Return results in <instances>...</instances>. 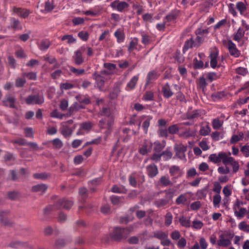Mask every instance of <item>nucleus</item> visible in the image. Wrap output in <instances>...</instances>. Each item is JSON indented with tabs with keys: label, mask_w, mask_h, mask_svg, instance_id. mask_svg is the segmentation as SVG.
<instances>
[{
	"label": "nucleus",
	"mask_w": 249,
	"mask_h": 249,
	"mask_svg": "<svg viewBox=\"0 0 249 249\" xmlns=\"http://www.w3.org/2000/svg\"><path fill=\"white\" fill-rule=\"evenodd\" d=\"M51 177V174L46 172L35 173L33 174V177L36 179L46 180Z\"/></svg>",
	"instance_id": "obj_30"
},
{
	"label": "nucleus",
	"mask_w": 249,
	"mask_h": 249,
	"mask_svg": "<svg viewBox=\"0 0 249 249\" xmlns=\"http://www.w3.org/2000/svg\"><path fill=\"white\" fill-rule=\"evenodd\" d=\"M200 116V113L199 110H195L193 111L188 113L187 118L188 119H194L195 118H198Z\"/></svg>",
	"instance_id": "obj_45"
},
{
	"label": "nucleus",
	"mask_w": 249,
	"mask_h": 249,
	"mask_svg": "<svg viewBox=\"0 0 249 249\" xmlns=\"http://www.w3.org/2000/svg\"><path fill=\"white\" fill-rule=\"evenodd\" d=\"M75 98L80 104L89 105L91 103L90 99L88 95L84 96L79 94L77 95Z\"/></svg>",
	"instance_id": "obj_25"
},
{
	"label": "nucleus",
	"mask_w": 249,
	"mask_h": 249,
	"mask_svg": "<svg viewBox=\"0 0 249 249\" xmlns=\"http://www.w3.org/2000/svg\"><path fill=\"white\" fill-rule=\"evenodd\" d=\"M78 37L84 41H86L89 38V34L85 31H82L78 33Z\"/></svg>",
	"instance_id": "obj_54"
},
{
	"label": "nucleus",
	"mask_w": 249,
	"mask_h": 249,
	"mask_svg": "<svg viewBox=\"0 0 249 249\" xmlns=\"http://www.w3.org/2000/svg\"><path fill=\"white\" fill-rule=\"evenodd\" d=\"M51 43L49 41L43 40L40 43L39 48L41 50L44 51L48 49Z\"/></svg>",
	"instance_id": "obj_62"
},
{
	"label": "nucleus",
	"mask_w": 249,
	"mask_h": 249,
	"mask_svg": "<svg viewBox=\"0 0 249 249\" xmlns=\"http://www.w3.org/2000/svg\"><path fill=\"white\" fill-rule=\"evenodd\" d=\"M67 215L64 212L60 211L58 213L57 220L59 223H64L67 220Z\"/></svg>",
	"instance_id": "obj_46"
},
{
	"label": "nucleus",
	"mask_w": 249,
	"mask_h": 249,
	"mask_svg": "<svg viewBox=\"0 0 249 249\" xmlns=\"http://www.w3.org/2000/svg\"><path fill=\"white\" fill-rule=\"evenodd\" d=\"M236 8L240 11L241 14L244 13L247 9L246 6L245 4L241 1L238 2L236 3Z\"/></svg>",
	"instance_id": "obj_63"
},
{
	"label": "nucleus",
	"mask_w": 249,
	"mask_h": 249,
	"mask_svg": "<svg viewBox=\"0 0 249 249\" xmlns=\"http://www.w3.org/2000/svg\"><path fill=\"white\" fill-rule=\"evenodd\" d=\"M124 197L123 196H112L110 197V201L113 205H119Z\"/></svg>",
	"instance_id": "obj_47"
},
{
	"label": "nucleus",
	"mask_w": 249,
	"mask_h": 249,
	"mask_svg": "<svg viewBox=\"0 0 249 249\" xmlns=\"http://www.w3.org/2000/svg\"><path fill=\"white\" fill-rule=\"evenodd\" d=\"M204 63L201 60H198L196 58L194 60L193 68L195 69H200L203 68Z\"/></svg>",
	"instance_id": "obj_61"
},
{
	"label": "nucleus",
	"mask_w": 249,
	"mask_h": 249,
	"mask_svg": "<svg viewBox=\"0 0 249 249\" xmlns=\"http://www.w3.org/2000/svg\"><path fill=\"white\" fill-rule=\"evenodd\" d=\"M174 57L175 60L179 64L182 63L184 61V57L183 56L180 51L178 50H177L176 51Z\"/></svg>",
	"instance_id": "obj_44"
},
{
	"label": "nucleus",
	"mask_w": 249,
	"mask_h": 249,
	"mask_svg": "<svg viewBox=\"0 0 249 249\" xmlns=\"http://www.w3.org/2000/svg\"><path fill=\"white\" fill-rule=\"evenodd\" d=\"M196 46V45L195 43L193 38L191 37L185 42L183 47L182 52L183 53H185L188 49L192 48L194 46Z\"/></svg>",
	"instance_id": "obj_23"
},
{
	"label": "nucleus",
	"mask_w": 249,
	"mask_h": 249,
	"mask_svg": "<svg viewBox=\"0 0 249 249\" xmlns=\"http://www.w3.org/2000/svg\"><path fill=\"white\" fill-rule=\"evenodd\" d=\"M154 238L159 240H162L168 237V234L161 231H156L153 232V236Z\"/></svg>",
	"instance_id": "obj_27"
},
{
	"label": "nucleus",
	"mask_w": 249,
	"mask_h": 249,
	"mask_svg": "<svg viewBox=\"0 0 249 249\" xmlns=\"http://www.w3.org/2000/svg\"><path fill=\"white\" fill-rule=\"evenodd\" d=\"M51 143L53 147L57 149H60L63 146L62 142L58 138H55L51 141Z\"/></svg>",
	"instance_id": "obj_43"
},
{
	"label": "nucleus",
	"mask_w": 249,
	"mask_h": 249,
	"mask_svg": "<svg viewBox=\"0 0 249 249\" xmlns=\"http://www.w3.org/2000/svg\"><path fill=\"white\" fill-rule=\"evenodd\" d=\"M169 173L174 178H177L182 175V172L179 166L176 165L172 166L169 169Z\"/></svg>",
	"instance_id": "obj_17"
},
{
	"label": "nucleus",
	"mask_w": 249,
	"mask_h": 249,
	"mask_svg": "<svg viewBox=\"0 0 249 249\" xmlns=\"http://www.w3.org/2000/svg\"><path fill=\"white\" fill-rule=\"evenodd\" d=\"M164 148V145L161 144L160 142H154V151L155 153H161V151Z\"/></svg>",
	"instance_id": "obj_48"
},
{
	"label": "nucleus",
	"mask_w": 249,
	"mask_h": 249,
	"mask_svg": "<svg viewBox=\"0 0 249 249\" xmlns=\"http://www.w3.org/2000/svg\"><path fill=\"white\" fill-rule=\"evenodd\" d=\"M218 55V51L217 50L212 51L210 54V65L213 68H215L217 64V58Z\"/></svg>",
	"instance_id": "obj_19"
},
{
	"label": "nucleus",
	"mask_w": 249,
	"mask_h": 249,
	"mask_svg": "<svg viewBox=\"0 0 249 249\" xmlns=\"http://www.w3.org/2000/svg\"><path fill=\"white\" fill-rule=\"evenodd\" d=\"M8 199L11 200H16L18 199L20 196V193L18 191H12L7 192Z\"/></svg>",
	"instance_id": "obj_32"
},
{
	"label": "nucleus",
	"mask_w": 249,
	"mask_h": 249,
	"mask_svg": "<svg viewBox=\"0 0 249 249\" xmlns=\"http://www.w3.org/2000/svg\"><path fill=\"white\" fill-rule=\"evenodd\" d=\"M168 131L170 134H176L179 131V127L177 124L172 125L168 127Z\"/></svg>",
	"instance_id": "obj_60"
},
{
	"label": "nucleus",
	"mask_w": 249,
	"mask_h": 249,
	"mask_svg": "<svg viewBox=\"0 0 249 249\" xmlns=\"http://www.w3.org/2000/svg\"><path fill=\"white\" fill-rule=\"evenodd\" d=\"M55 207H54V203L53 205H50L45 208L43 210V213L44 215H48L53 211H56Z\"/></svg>",
	"instance_id": "obj_59"
},
{
	"label": "nucleus",
	"mask_w": 249,
	"mask_h": 249,
	"mask_svg": "<svg viewBox=\"0 0 249 249\" xmlns=\"http://www.w3.org/2000/svg\"><path fill=\"white\" fill-rule=\"evenodd\" d=\"M48 188L47 185L45 184H39L32 186L31 190L33 192H41L43 193L45 192Z\"/></svg>",
	"instance_id": "obj_21"
},
{
	"label": "nucleus",
	"mask_w": 249,
	"mask_h": 249,
	"mask_svg": "<svg viewBox=\"0 0 249 249\" xmlns=\"http://www.w3.org/2000/svg\"><path fill=\"white\" fill-rule=\"evenodd\" d=\"M93 78L95 80L97 88L100 91H102L105 86V77L95 71L93 74Z\"/></svg>",
	"instance_id": "obj_10"
},
{
	"label": "nucleus",
	"mask_w": 249,
	"mask_h": 249,
	"mask_svg": "<svg viewBox=\"0 0 249 249\" xmlns=\"http://www.w3.org/2000/svg\"><path fill=\"white\" fill-rule=\"evenodd\" d=\"M140 119L141 121L144 120L142 124V127L145 133L146 134L148 132V129L150 125V121L152 119V117L150 116H146L143 115L141 117Z\"/></svg>",
	"instance_id": "obj_18"
},
{
	"label": "nucleus",
	"mask_w": 249,
	"mask_h": 249,
	"mask_svg": "<svg viewBox=\"0 0 249 249\" xmlns=\"http://www.w3.org/2000/svg\"><path fill=\"white\" fill-rule=\"evenodd\" d=\"M197 85L200 89H202L203 90L206 88L207 83L206 82V80L203 76L200 77L197 82Z\"/></svg>",
	"instance_id": "obj_55"
},
{
	"label": "nucleus",
	"mask_w": 249,
	"mask_h": 249,
	"mask_svg": "<svg viewBox=\"0 0 249 249\" xmlns=\"http://www.w3.org/2000/svg\"><path fill=\"white\" fill-rule=\"evenodd\" d=\"M221 158H220V156L219 157V153L218 155H216V154H211L209 157V160L215 163L221 162Z\"/></svg>",
	"instance_id": "obj_49"
},
{
	"label": "nucleus",
	"mask_w": 249,
	"mask_h": 249,
	"mask_svg": "<svg viewBox=\"0 0 249 249\" xmlns=\"http://www.w3.org/2000/svg\"><path fill=\"white\" fill-rule=\"evenodd\" d=\"M72 57L76 65H80L84 62V58H83L82 54L80 52H75L74 54Z\"/></svg>",
	"instance_id": "obj_24"
},
{
	"label": "nucleus",
	"mask_w": 249,
	"mask_h": 249,
	"mask_svg": "<svg viewBox=\"0 0 249 249\" xmlns=\"http://www.w3.org/2000/svg\"><path fill=\"white\" fill-rule=\"evenodd\" d=\"M187 146L182 143L176 144L174 146V150L176 156L179 159H182L185 157V152L187 151Z\"/></svg>",
	"instance_id": "obj_9"
},
{
	"label": "nucleus",
	"mask_w": 249,
	"mask_h": 249,
	"mask_svg": "<svg viewBox=\"0 0 249 249\" xmlns=\"http://www.w3.org/2000/svg\"><path fill=\"white\" fill-rule=\"evenodd\" d=\"M244 134L242 132H240L238 135H233L230 140V143L231 144H235L238 142L242 140L243 138Z\"/></svg>",
	"instance_id": "obj_38"
},
{
	"label": "nucleus",
	"mask_w": 249,
	"mask_h": 249,
	"mask_svg": "<svg viewBox=\"0 0 249 249\" xmlns=\"http://www.w3.org/2000/svg\"><path fill=\"white\" fill-rule=\"evenodd\" d=\"M176 190L173 188H170L164 191L165 196L164 198L168 201V202L173 198Z\"/></svg>",
	"instance_id": "obj_29"
},
{
	"label": "nucleus",
	"mask_w": 249,
	"mask_h": 249,
	"mask_svg": "<svg viewBox=\"0 0 249 249\" xmlns=\"http://www.w3.org/2000/svg\"><path fill=\"white\" fill-rule=\"evenodd\" d=\"M173 220V215L172 213L170 212H168L165 216V223L164 224L166 226H169L172 222Z\"/></svg>",
	"instance_id": "obj_52"
},
{
	"label": "nucleus",
	"mask_w": 249,
	"mask_h": 249,
	"mask_svg": "<svg viewBox=\"0 0 249 249\" xmlns=\"http://www.w3.org/2000/svg\"><path fill=\"white\" fill-rule=\"evenodd\" d=\"M221 158L223 163L227 165L228 164H231V163L233 162L234 158L231 157H228L227 154L225 152H219V157Z\"/></svg>",
	"instance_id": "obj_20"
},
{
	"label": "nucleus",
	"mask_w": 249,
	"mask_h": 249,
	"mask_svg": "<svg viewBox=\"0 0 249 249\" xmlns=\"http://www.w3.org/2000/svg\"><path fill=\"white\" fill-rule=\"evenodd\" d=\"M245 35V31L243 28H239L237 33L234 36L233 39L239 42L243 37Z\"/></svg>",
	"instance_id": "obj_35"
},
{
	"label": "nucleus",
	"mask_w": 249,
	"mask_h": 249,
	"mask_svg": "<svg viewBox=\"0 0 249 249\" xmlns=\"http://www.w3.org/2000/svg\"><path fill=\"white\" fill-rule=\"evenodd\" d=\"M139 80V76H134L127 84L126 87L130 90L134 89Z\"/></svg>",
	"instance_id": "obj_26"
},
{
	"label": "nucleus",
	"mask_w": 249,
	"mask_h": 249,
	"mask_svg": "<svg viewBox=\"0 0 249 249\" xmlns=\"http://www.w3.org/2000/svg\"><path fill=\"white\" fill-rule=\"evenodd\" d=\"M16 99L14 96L10 94L5 95L3 100L2 101V104L6 107H8L11 108H16L15 105Z\"/></svg>",
	"instance_id": "obj_8"
},
{
	"label": "nucleus",
	"mask_w": 249,
	"mask_h": 249,
	"mask_svg": "<svg viewBox=\"0 0 249 249\" xmlns=\"http://www.w3.org/2000/svg\"><path fill=\"white\" fill-rule=\"evenodd\" d=\"M78 193L83 201H85L88 196V192L87 188L85 187L79 188Z\"/></svg>",
	"instance_id": "obj_41"
},
{
	"label": "nucleus",
	"mask_w": 249,
	"mask_h": 249,
	"mask_svg": "<svg viewBox=\"0 0 249 249\" xmlns=\"http://www.w3.org/2000/svg\"><path fill=\"white\" fill-rule=\"evenodd\" d=\"M23 77H27L29 80H35L36 79V73L34 72H24L22 74Z\"/></svg>",
	"instance_id": "obj_57"
},
{
	"label": "nucleus",
	"mask_w": 249,
	"mask_h": 249,
	"mask_svg": "<svg viewBox=\"0 0 249 249\" xmlns=\"http://www.w3.org/2000/svg\"><path fill=\"white\" fill-rule=\"evenodd\" d=\"M152 145L153 144L150 142L146 140H144L142 147L139 149V153L142 155L146 154L151 151Z\"/></svg>",
	"instance_id": "obj_13"
},
{
	"label": "nucleus",
	"mask_w": 249,
	"mask_h": 249,
	"mask_svg": "<svg viewBox=\"0 0 249 249\" xmlns=\"http://www.w3.org/2000/svg\"><path fill=\"white\" fill-rule=\"evenodd\" d=\"M26 79L23 78H18L15 81V86L17 88H21L26 83Z\"/></svg>",
	"instance_id": "obj_58"
},
{
	"label": "nucleus",
	"mask_w": 249,
	"mask_h": 249,
	"mask_svg": "<svg viewBox=\"0 0 249 249\" xmlns=\"http://www.w3.org/2000/svg\"><path fill=\"white\" fill-rule=\"evenodd\" d=\"M65 123L61 124L62 128L61 130V134L65 138L70 136L72 133V130L68 125H64Z\"/></svg>",
	"instance_id": "obj_22"
},
{
	"label": "nucleus",
	"mask_w": 249,
	"mask_h": 249,
	"mask_svg": "<svg viewBox=\"0 0 249 249\" xmlns=\"http://www.w3.org/2000/svg\"><path fill=\"white\" fill-rule=\"evenodd\" d=\"M154 98V92L152 91H146L142 97V99L144 101H153Z\"/></svg>",
	"instance_id": "obj_40"
},
{
	"label": "nucleus",
	"mask_w": 249,
	"mask_h": 249,
	"mask_svg": "<svg viewBox=\"0 0 249 249\" xmlns=\"http://www.w3.org/2000/svg\"><path fill=\"white\" fill-rule=\"evenodd\" d=\"M211 131V128L208 125L205 126H202L199 130V134L202 136H206L209 134Z\"/></svg>",
	"instance_id": "obj_53"
},
{
	"label": "nucleus",
	"mask_w": 249,
	"mask_h": 249,
	"mask_svg": "<svg viewBox=\"0 0 249 249\" xmlns=\"http://www.w3.org/2000/svg\"><path fill=\"white\" fill-rule=\"evenodd\" d=\"M11 26L14 30L21 29L22 27L20 24L19 21L15 18H11L10 19Z\"/></svg>",
	"instance_id": "obj_36"
},
{
	"label": "nucleus",
	"mask_w": 249,
	"mask_h": 249,
	"mask_svg": "<svg viewBox=\"0 0 249 249\" xmlns=\"http://www.w3.org/2000/svg\"><path fill=\"white\" fill-rule=\"evenodd\" d=\"M110 6L113 9L117 10L120 12H125L128 11L129 5L124 1L115 0L111 2Z\"/></svg>",
	"instance_id": "obj_4"
},
{
	"label": "nucleus",
	"mask_w": 249,
	"mask_h": 249,
	"mask_svg": "<svg viewBox=\"0 0 249 249\" xmlns=\"http://www.w3.org/2000/svg\"><path fill=\"white\" fill-rule=\"evenodd\" d=\"M238 226L240 230L245 232H249V225H248L246 222L242 221L240 222Z\"/></svg>",
	"instance_id": "obj_64"
},
{
	"label": "nucleus",
	"mask_w": 249,
	"mask_h": 249,
	"mask_svg": "<svg viewBox=\"0 0 249 249\" xmlns=\"http://www.w3.org/2000/svg\"><path fill=\"white\" fill-rule=\"evenodd\" d=\"M160 184L163 186H172L173 183L170 180L169 178L166 176H161L160 179Z\"/></svg>",
	"instance_id": "obj_33"
},
{
	"label": "nucleus",
	"mask_w": 249,
	"mask_h": 249,
	"mask_svg": "<svg viewBox=\"0 0 249 249\" xmlns=\"http://www.w3.org/2000/svg\"><path fill=\"white\" fill-rule=\"evenodd\" d=\"M208 189L209 186L207 185L203 189L198 190L196 193V196L200 199L205 198L206 196Z\"/></svg>",
	"instance_id": "obj_31"
},
{
	"label": "nucleus",
	"mask_w": 249,
	"mask_h": 249,
	"mask_svg": "<svg viewBox=\"0 0 249 249\" xmlns=\"http://www.w3.org/2000/svg\"><path fill=\"white\" fill-rule=\"evenodd\" d=\"M54 207L56 210L64 209L66 210H70L74 204L72 200L64 197L56 200L54 202Z\"/></svg>",
	"instance_id": "obj_2"
},
{
	"label": "nucleus",
	"mask_w": 249,
	"mask_h": 249,
	"mask_svg": "<svg viewBox=\"0 0 249 249\" xmlns=\"http://www.w3.org/2000/svg\"><path fill=\"white\" fill-rule=\"evenodd\" d=\"M148 176L150 178L156 177L159 173L157 166L155 163H151L146 167Z\"/></svg>",
	"instance_id": "obj_11"
},
{
	"label": "nucleus",
	"mask_w": 249,
	"mask_h": 249,
	"mask_svg": "<svg viewBox=\"0 0 249 249\" xmlns=\"http://www.w3.org/2000/svg\"><path fill=\"white\" fill-rule=\"evenodd\" d=\"M13 11L15 13H17L18 16L23 18H27L29 14L31 13V12L29 10L22 8L14 7Z\"/></svg>",
	"instance_id": "obj_15"
},
{
	"label": "nucleus",
	"mask_w": 249,
	"mask_h": 249,
	"mask_svg": "<svg viewBox=\"0 0 249 249\" xmlns=\"http://www.w3.org/2000/svg\"><path fill=\"white\" fill-rule=\"evenodd\" d=\"M222 43L223 45L228 49L231 55L235 58H237L240 56L241 55L240 51L238 50L235 44L231 40H223Z\"/></svg>",
	"instance_id": "obj_3"
},
{
	"label": "nucleus",
	"mask_w": 249,
	"mask_h": 249,
	"mask_svg": "<svg viewBox=\"0 0 249 249\" xmlns=\"http://www.w3.org/2000/svg\"><path fill=\"white\" fill-rule=\"evenodd\" d=\"M10 215L8 210H0V223L5 227H12L14 222L9 218Z\"/></svg>",
	"instance_id": "obj_5"
},
{
	"label": "nucleus",
	"mask_w": 249,
	"mask_h": 249,
	"mask_svg": "<svg viewBox=\"0 0 249 249\" xmlns=\"http://www.w3.org/2000/svg\"><path fill=\"white\" fill-rule=\"evenodd\" d=\"M187 201L186 195L181 194L176 199V202L177 204H184Z\"/></svg>",
	"instance_id": "obj_56"
},
{
	"label": "nucleus",
	"mask_w": 249,
	"mask_h": 249,
	"mask_svg": "<svg viewBox=\"0 0 249 249\" xmlns=\"http://www.w3.org/2000/svg\"><path fill=\"white\" fill-rule=\"evenodd\" d=\"M129 184L133 187H136L137 185V175L136 173L131 174L129 177Z\"/></svg>",
	"instance_id": "obj_42"
},
{
	"label": "nucleus",
	"mask_w": 249,
	"mask_h": 249,
	"mask_svg": "<svg viewBox=\"0 0 249 249\" xmlns=\"http://www.w3.org/2000/svg\"><path fill=\"white\" fill-rule=\"evenodd\" d=\"M98 117H114L112 110L108 106L103 107L98 113Z\"/></svg>",
	"instance_id": "obj_14"
},
{
	"label": "nucleus",
	"mask_w": 249,
	"mask_h": 249,
	"mask_svg": "<svg viewBox=\"0 0 249 249\" xmlns=\"http://www.w3.org/2000/svg\"><path fill=\"white\" fill-rule=\"evenodd\" d=\"M44 97L43 95L38 94L31 95L28 96L25 99L26 103L28 105L38 104L40 105L44 102Z\"/></svg>",
	"instance_id": "obj_7"
},
{
	"label": "nucleus",
	"mask_w": 249,
	"mask_h": 249,
	"mask_svg": "<svg viewBox=\"0 0 249 249\" xmlns=\"http://www.w3.org/2000/svg\"><path fill=\"white\" fill-rule=\"evenodd\" d=\"M114 123V117H104L98 123L99 127L101 129H107L109 132L112 130Z\"/></svg>",
	"instance_id": "obj_6"
},
{
	"label": "nucleus",
	"mask_w": 249,
	"mask_h": 249,
	"mask_svg": "<svg viewBox=\"0 0 249 249\" xmlns=\"http://www.w3.org/2000/svg\"><path fill=\"white\" fill-rule=\"evenodd\" d=\"M161 157L162 156L165 160H168L172 157L173 154L168 149L161 153Z\"/></svg>",
	"instance_id": "obj_50"
},
{
	"label": "nucleus",
	"mask_w": 249,
	"mask_h": 249,
	"mask_svg": "<svg viewBox=\"0 0 249 249\" xmlns=\"http://www.w3.org/2000/svg\"><path fill=\"white\" fill-rule=\"evenodd\" d=\"M134 225H130L125 228L115 227L110 233L112 241L120 242L127 238L128 235L134 231Z\"/></svg>",
	"instance_id": "obj_1"
},
{
	"label": "nucleus",
	"mask_w": 249,
	"mask_h": 249,
	"mask_svg": "<svg viewBox=\"0 0 249 249\" xmlns=\"http://www.w3.org/2000/svg\"><path fill=\"white\" fill-rule=\"evenodd\" d=\"M161 91L163 97L166 99L170 98L174 94L168 83H166L162 87Z\"/></svg>",
	"instance_id": "obj_16"
},
{
	"label": "nucleus",
	"mask_w": 249,
	"mask_h": 249,
	"mask_svg": "<svg viewBox=\"0 0 249 249\" xmlns=\"http://www.w3.org/2000/svg\"><path fill=\"white\" fill-rule=\"evenodd\" d=\"M159 76V75L156 70H152L149 71L146 76V80L144 86L145 88H146L148 85L157 80Z\"/></svg>",
	"instance_id": "obj_12"
},
{
	"label": "nucleus",
	"mask_w": 249,
	"mask_h": 249,
	"mask_svg": "<svg viewBox=\"0 0 249 249\" xmlns=\"http://www.w3.org/2000/svg\"><path fill=\"white\" fill-rule=\"evenodd\" d=\"M138 38L134 37L129 43L128 47V51L131 53L138 44Z\"/></svg>",
	"instance_id": "obj_39"
},
{
	"label": "nucleus",
	"mask_w": 249,
	"mask_h": 249,
	"mask_svg": "<svg viewBox=\"0 0 249 249\" xmlns=\"http://www.w3.org/2000/svg\"><path fill=\"white\" fill-rule=\"evenodd\" d=\"M114 36L116 37L118 43L123 42L125 38L124 33L120 30H117L114 33Z\"/></svg>",
	"instance_id": "obj_34"
},
{
	"label": "nucleus",
	"mask_w": 249,
	"mask_h": 249,
	"mask_svg": "<svg viewBox=\"0 0 249 249\" xmlns=\"http://www.w3.org/2000/svg\"><path fill=\"white\" fill-rule=\"evenodd\" d=\"M179 222L183 227L189 228L191 226L190 220L189 219L182 216L179 218Z\"/></svg>",
	"instance_id": "obj_37"
},
{
	"label": "nucleus",
	"mask_w": 249,
	"mask_h": 249,
	"mask_svg": "<svg viewBox=\"0 0 249 249\" xmlns=\"http://www.w3.org/2000/svg\"><path fill=\"white\" fill-rule=\"evenodd\" d=\"M154 204L158 207L160 208L167 205L169 202L164 198L156 200L154 201Z\"/></svg>",
	"instance_id": "obj_51"
},
{
	"label": "nucleus",
	"mask_w": 249,
	"mask_h": 249,
	"mask_svg": "<svg viewBox=\"0 0 249 249\" xmlns=\"http://www.w3.org/2000/svg\"><path fill=\"white\" fill-rule=\"evenodd\" d=\"M111 191L112 192L114 193L122 194H125L127 191V189L124 186H122V187H120L117 185H114L112 187Z\"/></svg>",
	"instance_id": "obj_28"
}]
</instances>
